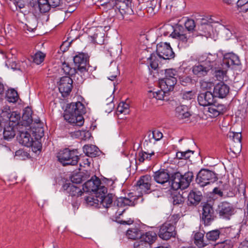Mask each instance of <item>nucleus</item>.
<instances>
[{
    "mask_svg": "<svg viewBox=\"0 0 248 248\" xmlns=\"http://www.w3.org/2000/svg\"><path fill=\"white\" fill-rule=\"evenodd\" d=\"M194 244L199 248H203L208 245L207 240L204 238V234L201 232H197L194 234Z\"/></svg>",
    "mask_w": 248,
    "mask_h": 248,
    "instance_id": "nucleus-37",
    "label": "nucleus"
},
{
    "mask_svg": "<svg viewBox=\"0 0 248 248\" xmlns=\"http://www.w3.org/2000/svg\"><path fill=\"white\" fill-rule=\"evenodd\" d=\"M38 3L41 13H46L50 10L48 0H38Z\"/></svg>",
    "mask_w": 248,
    "mask_h": 248,
    "instance_id": "nucleus-45",
    "label": "nucleus"
},
{
    "mask_svg": "<svg viewBox=\"0 0 248 248\" xmlns=\"http://www.w3.org/2000/svg\"><path fill=\"white\" fill-rule=\"evenodd\" d=\"M238 230L226 229L225 230H215L208 232L206 234V239L208 241H216L217 239L223 240L225 238L226 234H228L227 237L229 238H236L238 236Z\"/></svg>",
    "mask_w": 248,
    "mask_h": 248,
    "instance_id": "nucleus-6",
    "label": "nucleus"
},
{
    "mask_svg": "<svg viewBox=\"0 0 248 248\" xmlns=\"http://www.w3.org/2000/svg\"><path fill=\"white\" fill-rule=\"evenodd\" d=\"M132 193L128 195V197H120L117 200V206L123 207L125 206H134L137 200L136 196H131Z\"/></svg>",
    "mask_w": 248,
    "mask_h": 248,
    "instance_id": "nucleus-28",
    "label": "nucleus"
},
{
    "mask_svg": "<svg viewBox=\"0 0 248 248\" xmlns=\"http://www.w3.org/2000/svg\"><path fill=\"white\" fill-rule=\"evenodd\" d=\"M73 80L69 76H64L61 78L59 89L62 93L68 94L73 88Z\"/></svg>",
    "mask_w": 248,
    "mask_h": 248,
    "instance_id": "nucleus-22",
    "label": "nucleus"
},
{
    "mask_svg": "<svg viewBox=\"0 0 248 248\" xmlns=\"http://www.w3.org/2000/svg\"><path fill=\"white\" fill-rule=\"evenodd\" d=\"M226 108L224 105L215 102L208 106V115L211 118H216L220 114H223Z\"/></svg>",
    "mask_w": 248,
    "mask_h": 248,
    "instance_id": "nucleus-25",
    "label": "nucleus"
},
{
    "mask_svg": "<svg viewBox=\"0 0 248 248\" xmlns=\"http://www.w3.org/2000/svg\"><path fill=\"white\" fill-rule=\"evenodd\" d=\"M32 122L31 111L29 108H27L23 113L22 120L20 123L21 125L27 127L30 126Z\"/></svg>",
    "mask_w": 248,
    "mask_h": 248,
    "instance_id": "nucleus-35",
    "label": "nucleus"
},
{
    "mask_svg": "<svg viewBox=\"0 0 248 248\" xmlns=\"http://www.w3.org/2000/svg\"><path fill=\"white\" fill-rule=\"evenodd\" d=\"M197 99L199 104L203 107H208L215 102L214 95L209 91L199 94Z\"/></svg>",
    "mask_w": 248,
    "mask_h": 248,
    "instance_id": "nucleus-21",
    "label": "nucleus"
},
{
    "mask_svg": "<svg viewBox=\"0 0 248 248\" xmlns=\"http://www.w3.org/2000/svg\"><path fill=\"white\" fill-rule=\"evenodd\" d=\"M134 248H151L150 245L140 240L134 243Z\"/></svg>",
    "mask_w": 248,
    "mask_h": 248,
    "instance_id": "nucleus-54",
    "label": "nucleus"
},
{
    "mask_svg": "<svg viewBox=\"0 0 248 248\" xmlns=\"http://www.w3.org/2000/svg\"><path fill=\"white\" fill-rule=\"evenodd\" d=\"M193 178L192 172L188 171L183 175L176 167L173 176H172L171 188L175 190L186 189L188 187Z\"/></svg>",
    "mask_w": 248,
    "mask_h": 248,
    "instance_id": "nucleus-4",
    "label": "nucleus"
},
{
    "mask_svg": "<svg viewBox=\"0 0 248 248\" xmlns=\"http://www.w3.org/2000/svg\"><path fill=\"white\" fill-rule=\"evenodd\" d=\"M173 31L170 36L178 40V46L186 47L192 43L194 34L192 32L186 31L181 25L177 24L172 27Z\"/></svg>",
    "mask_w": 248,
    "mask_h": 248,
    "instance_id": "nucleus-3",
    "label": "nucleus"
},
{
    "mask_svg": "<svg viewBox=\"0 0 248 248\" xmlns=\"http://www.w3.org/2000/svg\"><path fill=\"white\" fill-rule=\"evenodd\" d=\"M165 77L159 80V87L172 91L177 82V72L175 69H169L165 70Z\"/></svg>",
    "mask_w": 248,
    "mask_h": 248,
    "instance_id": "nucleus-7",
    "label": "nucleus"
},
{
    "mask_svg": "<svg viewBox=\"0 0 248 248\" xmlns=\"http://www.w3.org/2000/svg\"><path fill=\"white\" fill-rule=\"evenodd\" d=\"M131 4V0H116L114 4H111V2H104L101 5L106 6L108 9H111L116 7L119 10H128Z\"/></svg>",
    "mask_w": 248,
    "mask_h": 248,
    "instance_id": "nucleus-24",
    "label": "nucleus"
},
{
    "mask_svg": "<svg viewBox=\"0 0 248 248\" xmlns=\"http://www.w3.org/2000/svg\"><path fill=\"white\" fill-rule=\"evenodd\" d=\"M156 51L158 56L164 59H170L174 56V53L170 44L166 42H160L158 44Z\"/></svg>",
    "mask_w": 248,
    "mask_h": 248,
    "instance_id": "nucleus-13",
    "label": "nucleus"
},
{
    "mask_svg": "<svg viewBox=\"0 0 248 248\" xmlns=\"http://www.w3.org/2000/svg\"><path fill=\"white\" fill-rule=\"evenodd\" d=\"M151 180V178L148 175L140 177L137 183V190L141 194L150 192Z\"/></svg>",
    "mask_w": 248,
    "mask_h": 248,
    "instance_id": "nucleus-19",
    "label": "nucleus"
},
{
    "mask_svg": "<svg viewBox=\"0 0 248 248\" xmlns=\"http://www.w3.org/2000/svg\"><path fill=\"white\" fill-rule=\"evenodd\" d=\"M101 192H102L103 195L99 197V207L101 205H102L105 208H108L112 203V195L108 194L105 196V194L107 192V189L104 187L102 188Z\"/></svg>",
    "mask_w": 248,
    "mask_h": 248,
    "instance_id": "nucleus-27",
    "label": "nucleus"
},
{
    "mask_svg": "<svg viewBox=\"0 0 248 248\" xmlns=\"http://www.w3.org/2000/svg\"><path fill=\"white\" fill-rule=\"evenodd\" d=\"M156 0H153L148 2L147 5V9L148 12L150 13H154V9L156 7Z\"/></svg>",
    "mask_w": 248,
    "mask_h": 248,
    "instance_id": "nucleus-56",
    "label": "nucleus"
},
{
    "mask_svg": "<svg viewBox=\"0 0 248 248\" xmlns=\"http://www.w3.org/2000/svg\"><path fill=\"white\" fill-rule=\"evenodd\" d=\"M182 152L183 153V156H184V159H188V158H189L191 154H193L194 153L193 151L190 150H188L186 151Z\"/></svg>",
    "mask_w": 248,
    "mask_h": 248,
    "instance_id": "nucleus-64",
    "label": "nucleus"
},
{
    "mask_svg": "<svg viewBox=\"0 0 248 248\" xmlns=\"http://www.w3.org/2000/svg\"><path fill=\"white\" fill-rule=\"evenodd\" d=\"M20 114L16 111L11 112L10 111H2L0 115V121L4 123H8L9 124H13L16 126L19 124V121L20 120Z\"/></svg>",
    "mask_w": 248,
    "mask_h": 248,
    "instance_id": "nucleus-14",
    "label": "nucleus"
},
{
    "mask_svg": "<svg viewBox=\"0 0 248 248\" xmlns=\"http://www.w3.org/2000/svg\"><path fill=\"white\" fill-rule=\"evenodd\" d=\"M178 219H179L178 216L177 215H173L170 217V219L167 222H169V223L174 225V226H175V225L178 221Z\"/></svg>",
    "mask_w": 248,
    "mask_h": 248,
    "instance_id": "nucleus-61",
    "label": "nucleus"
},
{
    "mask_svg": "<svg viewBox=\"0 0 248 248\" xmlns=\"http://www.w3.org/2000/svg\"><path fill=\"white\" fill-rule=\"evenodd\" d=\"M217 55L210 53H203L199 56V63L192 67V72L197 77L201 78L206 76L209 71L216 68Z\"/></svg>",
    "mask_w": 248,
    "mask_h": 248,
    "instance_id": "nucleus-1",
    "label": "nucleus"
},
{
    "mask_svg": "<svg viewBox=\"0 0 248 248\" xmlns=\"http://www.w3.org/2000/svg\"><path fill=\"white\" fill-rule=\"evenodd\" d=\"M215 69L214 76L217 80L219 81L226 80L227 71L228 69H225L224 66L219 64V62L217 59V65L216 68H213Z\"/></svg>",
    "mask_w": 248,
    "mask_h": 248,
    "instance_id": "nucleus-29",
    "label": "nucleus"
},
{
    "mask_svg": "<svg viewBox=\"0 0 248 248\" xmlns=\"http://www.w3.org/2000/svg\"><path fill=\"white\" fill-rule=\"evenodd\" d=\"M160 90L157 91H149L148 92V96L155 98L156 100H165V97L168 95L169 93L171 91H168V89H164L160 88ZM167 100V99H166Z\"/></svg>",
    "mask_w": 248,
    "mask_h": 248,
    "instance_id": "nucleus-30",
    "label": "nucleus"
},
{
    "mask_svg": "<svg viewBox=\"0 0 248 248\" xmlns=\"http://www.w3.org/2000/svg\"><path fill=\"white\" fill-rule=\"evenodd\" d=\"M45 57V54L41 51H38L31 56V59L33 62L38 65L43 62Z\"/></svg>",
    "mask_w": 248,
    "mask_h": 248,
    "instance_id": "nucleus-42",
    "label": "nucleus"
},
{
    "mask_svg": "<svg viewBox=\"0 0 248 248\" xmlns=\"http://www.w3.org/2000/svg\"><path fill=\"white\" fill-rule=\"evenodd\" d=\"M155 142L156 140H155L153 131L149 132L147 133V137L145 140V142H146L147 144H148V143L155 144Z\"/></svg>",
    "mask_w": 248,
    "mask_h": 248,
    "instance_id": "nucleus-57",
    "label": "nucleus"
},
{
    "mask_svg": "<svg viewBox=\"0 0 248 248\" xmlns=\"http://www.w3.org/2000/svg\"><path fill=\"white\" fill-rule=\"evenodd\" d=\"M190 115L189 108L186 105H180L175 108V116L179 119L187 118Z\"/></svg>",
    "mask_w": 248,
    "mask_h": 248,
    "instance_id": "nucleus-32",
    "label": "nucleus"
},
{
    "mask_svg": "<svg viewBox=\"0 0 248 248\" xmlns=\"http://www.w3.org/2000/svg\"><path fill=\"white\" fill-rule=\"evenodd\" d=\"M63 187L65 192L72 197H78L81 196L83 193L81 189L73 184H66Z\"/></svg>",
    "mask_w": 248,
    "mask_h": 248,
    "instance_id": "nucleus-31",
    "label": "nucleus"
},
{
    "mask_svg": "<svg viewBox=\"0 0 248 248\" xmlns=\"http://www.w3.org/2000/svg\"><path fill=\"white\" fill-rule=\"evenodd\" d=\"M238 185L235 186V188L236 189L237 191L239 193L244 194L246 192V186L245 184L243 183L240 179H238Z\"/></svg>",
    "mask_w": 248,
    "mask_h": 248,
    "instance_id": "nucleus-53",
    "label": "nucleus"
},
{
    "mask_svg": "<svg viewBox=\"0 0 248 248\" xmlns=\"http://www.w3.org/2000/svg\"><path fill=\"white\" fill-rule=\"evenodd\" d=\"M126 235L129 239L135 240L141 238L142 235L141 231L139 225L130 228L126 232Z\"/></svg>",
    "mask_w": 248,
    "mask_h": 248,
    "instance_id": "nucleus-33",
    "label": "nucleus"
},
{
    "mask_svg": "<svg viewBox=\"0 0 248 248\" xmlns=\"http://www.w3.org/2000/svg\"><path fill=\"white\" fill-rule=\"evenodd\" d=\"M152 131L156 141L160 140L163 138V134L159 130H154Z\"/></svg>",
    "mask_w": 248,
    "mask_h": 248,
    "instance_id": "nucleus-60",
    "label": "nucleus"
},
{
    "mask_svg": "<svg viewBox=\"0 0 248 248\" xmlns=\"http://www.w3.org/2000/svg\"><path fill=\"white\" fill-rule=\"evenodd\" d=\"M57 158L63 166L76 165L79 159L77 149L70 150L68 148L60 151Z\"/></svg>",
    "mask_w": 248,
    "mask_h": 248,
    "instance_id": "nucleus-5",
    "label": "nucleus"
},
{
    "mask_svg": "<svg viewBox=\"0 0 248 248\" xmlns=\"http://www.w3.org/2000/svg\"><path fill=\"white\" fill-rule=\"evenodd\" d=\"M217 180L215 173L207 169H202L198 173L196 179V182L201 186L214 183Z\"/></svg>",
    "mask_w": 248,
    "mask_h": 248,
    "instance_id": "nucleus-9",
    "label": "nucleus"
},
{
    "mask_svg": "<svg viewBox=\"0 0 248 248\" xmlns=\"http://www.w3.org/2000/svg\"><path fill=\"white\" fill-rule=\"evenodd\" d=\"M221 65L224 66L225 69H228L230 67L233 68L241 65V61L238 55L233 52H229L223 55Z\"/></svg>",
    "mask_w": 248,
    "mask_h": 248,
    "instance_id": "nucleus-15",
    "label": "nucleus"
},
{
    "mask_svg": "<svg viewBox=\"0 0 248 248\" xmlns=\"http://www.w3.org/2000/svg\"><path fill=\"white\" fill-rule=\"evenodd\" d=\"M175 229L174 225L169 222H165L160 227L158 236L163 240H169L171 237H175L176 235Z\"/></svg>",
    "mask_w": 248,
    "mask_h": 248,
    "instance_id": "nucleus-16",
    "label": "nucleus"
},
{
    "mask_svg": "<svg viewBox=\"0 0 248 248\" xmlns=\"http://www.w3.org/2000/svg\"><path fill=\"white\" fill-rule=\"evenodd\" d=\"M185 29L188 32H192L193 34V31L195 28V23L194 20L187 19L185 22Z\"/></svg>",
    "mask_w": 248,
    "mask_h": 248,
    "instance_id": "nucleus-51",
    "label": "nucleus"
},
{
    "mask_svg": "<svg viewBox=\"0 0 248 248\" xmlns=\"http://www.w3.org/2000/svg\"><path fill=\"white\" fill-rule=\"evenodd\" d=\"M71 179L73 183H75L76 184H80L82 181V176L80 173L73 174L71 176Z\"/></svg>",
    "mask_w": 248,
    "mask_h": 248,
    "instance_id": "nucleus-55",
    "label": "nucleus"
},
{
    "mask_svg": "<svg viewBox=\"0 0 248 248\" xmlns=\"http://www.w3.org/2000/svg\"><path fill=\"white\" fill-rule=\"evenodd\" d=\"M156 239V233L153 231H149L141 235L140 240L148 243L151 246V245L154 243Z\"/></svg>",
    "mask_w": 248,
    "mask_h": 248,
    "instance_id": "nucleus-38",
    "label": "nucleus"
},
{
    "mask_svg": "<svg viewBox=\"0 0 248 248\" xmlns=\"http://www.w3.org/2000/svg\"><path fill=\"white\" fill-rule=\"evenodd\" d=\"M38 24V21L35 17H33L28 21V24H25L23 28L24 30H27L29 31H33L36 29Z\"/></svg>",
    "mask_w": 248,
    "mask_h": 248,
    "instance_id": "nucleus-40",
    "label": "nucleus"
},
{
    "mask_svg": "<svg viewBox=\"0 0 248 248\" xmlns=\"http://www.w3.org/2000/svg\"><path fill=\"white\" fill-rule=\"evenodd\" d=\"M147 61L150 63V66L153 69L155 70L158 66V60L154 54H151Z\"/></svg>",
    "mask_w": 248,
    "mask_h": 248,
    "instance_id": "nucleus-47",
    "label": "nucleus"
},
{
    "mask_svg": "<svg viewBox=\"0 0 248 248\" xmlns=\"http://www.w3.org/2000/svg\"><path fill=\"white\" fill-rule=\"evenodd\" d=\"M172 199V203L175 205H182L185 202V198L179 193L173 195Z\"/></svg>",
    "mask_w": 248,
    "mask_h": 248,
    "instance_id": "nucleus-48",
    "label": "nucleus"
},
{
    "mask_svg": "<svg viewBox=\"0 0 248 248\" xmlns=\"http://www.w3.org/2000/svg\"><path fill=\"white\" fill-rule=\"evenodd\" d=\"M17 138L20 144L27 147H31L32 150L35 152L41 150V143L38 141H34L28 131H20Z\"/></svg>",
    "mask_w": 248,
    "mask_h": 248,
    "instance_id": "nucleus-8",
    "label": "nucleus"
},
{
    "mask_svg": "<svg viewBox=\"0 0 248 248\" xmlns=\"http://www.w3.org/2000/svg\"><path fill=\"white\" fill-rule=\"evenodd\" d=\"M100 184V181L98 178L95 177L94 180L92 178L84 183L82 189L86 192L93 191L100 193L102 190V188L101 189L99 188Z\"/></svg>",
    "mask_w": 248,
    "mask_h": 248,
    "instance_id": "nucleus-20",
    "label": "nucleus"
},
{
    "mask_svg": "<svg viewBox=\"0 0 248 248\" xmlns=\"http://www.w3.org/2000/svg\"><path fill=\"white\" fill-rule=\"evenodd\" d=\"M176 166H169L165 170H159L154 173V180L159 184H163L170 181L171 184L172 176H173ZM171 186V184H170Z\"/></svg>",
    "mask_w": 248,
    "mask_h": 248,
    "instance_id": "nucleus-10",
    "label": "nucleus"
},
{
    "mask_svg": "<svg viewBox=\"0 0 248 248\" xmlns=\"http://www.w3.org/2000/svg\"><path fill=\"white\" fill-rule=\"evenodd\" d=\"M234 213L235 209L229 202H222L218 206V213L222 218L229 220Z\"/></svg>",
    "mask_w": 248,
    "mask_h": 248,
    "instance_id": "nucleus-17",
    "label": "nucleus"
},
{
    "mask_svg": "<svg viewBox=\"0 0 248 248\" xmlns=\"http://www.w3.org/2000/svg\"><path fill=\"white\" fill-rule=\"evenodd\" d=\"M154 154V152H152L151 153L143 151L140 152L139 153V160L140 162H143L145 160H150L151 156Z\"/></svg>",
    "mask_w": 248,
    "mask_h": 248,
    "instance_id": "nucleus-49",
    "label": "nucleus"
},
{
    "mask_svg": "<svg viewBox=\"0 0 248 248\" xmlns=\"http://www.w3.org/2000/svg\"><path fill=\"white\" fill-rule=\"evenodd\" d=\"M7 97V100L12 103L17 102L19 98L17 91L14 89H11L8 91Z\"/></svg>",
    "mask_w": 248,
    "mask_h": 248,
    "instance_id": "nucleus-43",
    "label": "nucleus"
},
{
    "mask_svg": "<svg viewBox=\"0 0 248 248\" xmlns=\"http://www.w3.org/2000/svg\"><path fill=\"white\" fill-rule=\"evenodd\" d=\"M129 104L124 102H120L117 108V113L118 115L124 114L126 115L129 113Z\"/></svg>",
    "mask_w": 248,
    "mask_h": 248,
    "instance_id": "nucleus-41",
    "label": "nucleus"
},
{
    "mask_svg": "<svg viewBox=\"0 0 248 248\" xmlns=\"http://www.w3.org/2000/svg\"><path fill=\"white\" fill-rule=\"evenodd\" d=\"M86 203L90 206H99V197L88 196L85 198Z\"/></svg>",
    "mask_w": 248,
    "mask_h": 248,
    "instance_id": "nucleus-50",
    "label": "nucleus"
},
{
    "mask_svg": "<svg viewBox=\"0 0 248 248\" xmlns=\"http://www.w3.org/2000/svg\"><path fill=\"white\" fill-rule=\"evenodd\" d=\"M88 60L87 55L83 53H79L74 57L73 61L77 72L82 74L88 70L89 66L87 65Z\"/></svg>",
    "mask_w": 248,
    "mask_h": 248,
    "instance_id": "nucleus-11",
    "label": "nucleus"
},
{
    "mask_svg": "<svg viewBox=\"0 0 248 248\" xmlns=\"http://www.w3.org/2000/svg\"><path fill=\"white\" fill-rule=\"evenodd\" d=\"M48 4H49L50 8L56 7L60 5L62 0H48Z\"/></svg>",
    "mask_w": 248,
    "mask_h": 248,
    "instance_id": "nucleus-59",
    "label": "nucleus"
},
{
    "mask_svg": "<svg viewBox=\"0 0 248 248\" xmlns=\"http://www.w3.org/2000/svg\"><path fill=\"white\" fill-rule=\"evenodd\" d=\"M201 87L202 88L206 89H210L212 86V83L211 82H207L205 81H202L201 82Z\"/></svg>",
    "mask_w": 248,
    "mask_h": 248,
    "instance_id": "nucleus-62",
    "label": "nucleus"
},
{
    "mask_svg": "<svg viewBox=\"0 0 248 248\" xmlns=\"http://www.w3.org/2000/svg\"><path fill=\"white\" fill-rule=\"evenodd\" d=\"M216 217L214 210L210 204L204 203L202 206L201 218L205 226L210 225Z\"/></svg>",
    "mask_w": 248,
    "mask_h": 248,
    "instance_id": "nucleus-12",
    "label": "nucleus"
},
{
    "mask_svg": "<svg viewBox=\"0 0 248 248\" xmlns=\"http://www.w3.org/2000/svg\"><path fill=\"white\" fill-rule=\"evenodd\" d=\"M238 10L240 12L248 11V0H238L237 2Z\"/></svg>",
    "mask_w": 248,
    "mask_h": 248,
    "instance_id": "nucleus-46",
    "label": "nucleus"
},
{
    "mask_svg": "<svg viewBox=\"0 0 248 248\" xmlns=\"http://www.w3.org/2000/svg\"><path fill=\"white\" fill-rule=\"evenodd\" d=\"M85 112L84 105L80 102L71 103L64 112V119L68 123L78 126L84 123L82 114Z\"/></svg>",
    "mask_w": 248,
    "mask_h": 248,
    "instance_id": "nucleus-2",
    "label": "nucleus"
},
{
    "mask_svg": "<svg viewBox=\"0 0 248 248\" xmlns=\"http://www.w3.org/2000/svg\"><path fill=\"white\" fill-rule=\"evenodd\" d=\"M3 137L5 140H9L13 139L15 135V126L13 124L6 125L4 128L3 132Z\"/></svg>",
    "mask_w": 248,
    "mask_h": 248,
    "instance_id": "nucleus-39",
    "label": "nucleus"
},
{
    "mask_svg": "<svg viewBox=\"0 0 248 248\" xmlns=\"http://www.w3.org/2000/svg\"><path fill=\"white\" fill-rule=\"evenodd\" d=\"M233 245V242L228 237V239L216 244L215 248H232Z\"/></svg>",
    "mask_w": 248,
    "mask_h": 248,
    "instance_id": "nucleus-44",
    "label": "nucleus"
},
{
    "mask_svg": "<svg viewBox=\"0 0 248 248\" xmlns=\"http://www.w3.org/2000/svg\"><path fill=\"white\" fill-rule=\"evenodd\" d=\"M6 65L8 68L10 67L13 70H19L21 72L25 71L27 67V64L25 62L16 63L15 61H8V62H6Z\"/></svg>",
    "mask_w": 248,
    "mask_h": 248,
    "instance_id": "nucleus-36",
    "label": "nucleus"
},
{
    "mask_svg": "<svg viewBox=\"0 0 248 248\" xmlns=\"http://www.w3.org/2000/svg\"><path fill=\"white\" fill-rule=\"evenodd\" d=\"M194 94L192 91L186 92L183 93L182 98L185 100H190L194 97Z\"/></svg>",
    "mask_w": 248,
    "mask_h": 248,
    "instance_id": "nucleus-58",
    "label": "nucleus"
},
{
    "mask_svg": "<svg viewBox=\"0 0 248 248\" xmlns=\"http://www.w3.org/2000/svg\"><path fill=\"white\" fill-rule=\"evenodd\" d=\"M202 198V195L201 191L191 190L187 196V204L196 206L200 202Z\"/></svg>",
    "mask_w": 248,
    "mask_h": 248,
    "instance_id": "nucleus-26",
    "label": "nucleus"
},
{
    "mask_svg": "<svg viewBox=\"0 0 248 248\" xmlns=\"http://www.w3.org/2000/svg\"><path fill=\"white\" fill-rule=\"evenodd\" d=\"M227 136L231 140V149L232 152L234 153L239 152L242 148L241 133L230 131L228 133Z\"/></svg>",
    "mask_w": 248,
    "mask_h": 248,
    "instance_id": "nucleus-18",
    "label": "nucleus"
},
{
    "mask_svg": "<svg viewBox=\"0 0 248 248\" xmlns=\"http://www.w3.org/2000/svg\"><path fill=\"white\" fill-rule=\"evenodd\" d=\"M229 86L223 82H220L215 86L214 88L213 94L215 97L220 98L225 97L229 93Z\"/></svg>",
    "mask_w": 248,
    "mask_h": 248,
    "instance_id": "nucleus-23",
    "label": "nucleus"
},
{
    "mask_svg": "<svg viewBox=\"0 0 248 248\" xmlns=\"http://www.w3.org/2000/svg\"><path fill=\"white\" fill-rule=\"evenodd\" d=\"M83 149L84 153L88 156L93 157L99 155L100 150L95 145H85Z\"/></svg>",
    "mask_w": 248,
    "mask_h": 248,
    "instance_id": "nucleus-34",
    "label": "nucleus"
},
{
    "mask_svg": "<svg viewBox=\"0 0 248 248\" xmlns=\"http://www.w3.org/2000/svg\"><path fill=\"white\" fill-rule=\"evenodd\" d=\"M118 74H119V72H118V67H114L113 74H112L109 77H108V78L111 81H113L116 78Z\"/></svg>",
    "mask_w": 248,
    "mask_h": 248,
    "instance_id": "nucleus-63",
    "label": "nucleus"
},
{
    "mask_svg": "<svg viewBox=\"0 0 248 248\" xmlns=\"http://www.w3.org/2000/svg\"><path fill=\"white\" fill-rule=\"evenodd\" d=\"M62 69L64 73L68 75H72L75 73H79V72H77V70L75 67L73 69L70 67L68 63L65 62L62 64Z\"/></svg>",
    "mask_w": 248,
    "mask_h": 248,
    "instance_id": "nucleus-52",
    "label": "nucleus"
}]
</instances>
